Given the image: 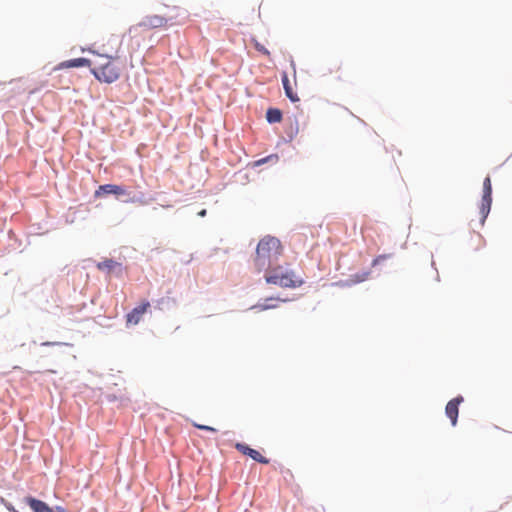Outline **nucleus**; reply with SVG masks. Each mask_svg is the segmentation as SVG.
<instances>
[{
    "mask_svg": "<svg viewBox=\"0 0 512 512\" xmlns=\"http://www.w3.org/2000/svg\"><path fill=\"white\" fill-rule=\"evenodd\" d=\"M149 307L150 303L148 301H143L139 306L135 307L126 316L127 325H137L141 321L142 316L147 312Z\"/></svg>",
    "mask_w": 512,
    "mask_h": 512,
    "instance_id": "obj_7",
    "label": "nucleus"
},
{
    "mask_svg": "<svg viewBox=\"0 0 512 512\" xmlns=\"http://www.w3.org/2000/svg\"><path fill=\"white\" fill-rule=\"evenodd\" d=\"M368 276H369V272H363L362 274L353 275L352 282L353 283L363 282V281L367 280Z\"/></svg>",
    "mask_w": 512,
    "mask_h": 512,
    "instance_id": "obj_16",
    "label": "nucleus"
},
{
    "mask_svg": "<svg viewBox=\"0 0 512 512\" xmlns=\"http://www.w3.org/2000/svg\"><path fill=\"white\" fill-rule=\"evenodd\" d=\"M273 157L277 158V156H275V155H271V156H268V157H266V158H263V159L258 160V161H257V164H258V165L263 164V163L267 162L269 159H271V158H273Z\"/></svg>",
    "mask_w": 512,
    "mask_h": 512,
    "instance_id": "obj_21",
    "label": "nucleus"
},
{
    "mask_svg": "<svg viewBox=\"0 0 512 512\" xmlns=\"http://www.w3.org/2000/svg\"><path fill=\"white\" fill-rule=\"evenodd\" d=\"M274 301H280V300L276 299V298H266L263 303H259L255 306H253L252 308L256 309L258 311L273 309V308L277 307L276 304L272 303Z\"/></svg>",
    "mask_w": 512,
    "mask_h": 512,
    "instance_id": "obj_14",
    "label": "nucleus"
},
{
    "mask_svg": "<svg viewBox=\"0 0 512 512\" xmlns=\"http://www.w3.org/2000/svg\"><path fill=\"white\" fill-rule=\"evenodd\" d=\"M389 256L388 255H379L372 261V266H376L380 264L382 261L386 260Z\"/></svg>",
    "mask_w": 512,
    "mask_h": 512,
    "instance_id": "obj_18",
    "label": "nucleus"
},
{
    "mask_svg": "<svg viewBox=\"0 0 512 512\" xmlns=\"http://www.w3.org/2000/svg\"><path fill=\"white\" fill-rule=\"evenodd\" d=\"M282 83H283V87H284V90H285V94L286 96L292 101V102H297L299 101V97L297 95V93H295L293 91V88L290 84V81L288 79V75L286 72H283L282 73Z\"/></svg>",
    "mask_w": 512,
    "mask_h": 512,
    "instance_id": "obj_11",
    "label": "nucleus"
},
{
    "mask_svg": "<svg viewBox=\"0 0 512 512\" xmlns=\"http://www.w3.org/2000/svg\"><path fill=\"white\" fill-rule=\"evenodd\" d=\"M57 343H52V342H45L43 343V345H56Z\"/></svg>",
    "mask_w": 512,
    "mask_h": 512,
    "instance_id": "obj_24",
    "label": "nucleus"
},
{
    "mask_svg": "<svg viewBox=\"0 0 512 512\" xmlns=\"http://www.w3.org/2000/svg\"><path fill=\"white\" fill-rule=\"evenodd\" d=\"M340 64H335L332 68L329 69V72L332 73H338L341 70Z\"/></svg>",
    "mask_w": 512,
    "mask_h": 512,
    "instance_id": "obj_20",
    "label": "nucleus"
},
{
    "mask_svg": "<svg viewBox=\"0 0 512 512\" xmlns=\"http://www.w3.org/2000/svg\"><path fill=\"white\" fill-rule=\"evenodd\" d=\"M283 252V247L278 238L273 236H265L262 238L256 249L255 265L261 271L266 266H271Z\"/></svg>",
    "mask_w": 512,
    "mask_h": 512,
    "instance_id": "obj_2",
    "label": "nucleus"
},
{
    "mask_svg": "<svg viewBox=\"0 0 512 512\" xmlns=\"http://www.w3.org/2000/svg\"><path fill=\"white\" fill-rule=\"evenodd\" d=\"M235 448L240 449V448H249V447H248L247 445H243V444H241V443H237V444L235 445Z\"/></svg>",
    "mask_w": 512,
    "mask_h": 512,
    "instance_id": "obj_22",
    "label": "nucleus"
},
{
    "mask_svg": "<svg viewBox=\"0 0 512 512\" xmlns=\"http://www.w3.org/2000/svg\"><path fill=\"white\" fill-rule=\"evenodd\" d=\"M462 396H457L450 400L445 408V413L447 417L450 419L451 424L453 426L456 425L457 419H458V413H459V405L463 402Z\"/></svg>",
    "mask_w": 512,
    "mask_h": 512,
    "instance_id": "obj_8",
    "label": "nucleus"
},
{
    "mask_svg": "<svg viewBox=\"0 0 512 512\" xmlns=\"http://www.w3.org/2000/svg\"><path fill=\"white\" fill-rule=\"evenodd\" d=\"M25 502L33 510V512H54L44 501L35 499L33 497H26Z\"/></svg>",
    "mask_w": 512,
    "mask_h": 512,
    "instance_id": "obj_10",
    "label": "nucleus"
},
{
    "mask_svg": "<svg viewBox=\"0 0 512 512\" xmlns=\"http://www.w3.org/2000/svg\"><path fill=\"white\" fill-rule=\"evenodd\" d=\"M265 280L269 284L278 285L283 288H296L302 285V279L295 276L292 271H283L281 266L269 268Z\"/></svg>",
    "mask_w": 512,
    "mask_h": 512,
    "instance_id": "obj_3",
    "label": "nucleus"
},
{
    "mask_svg": "<svg viewBox=\"0 0 512 512\" xmlns=\"http://www.w3.org/2000/svg\"><path fill=\"white\" fill-rule=\"evenodd\" d=\"M92 66L91 72L95 78L100 82L108 84L117 81L123 70V65L118 57L100 54L92 61Z\"/></svg>",
    "mask_w": 512,
    "mask_h": 512,
    "instance_id": "obj_1",
    "label": "nucleus"
},
{
    "mask_svg": "<svg viewBox=\"0 0 512 512\" xmlns=\"http://www.w3.org/2000/svg\"><path fill=\"white\" fill-rule=\"evenodd\" d=\"M266 119L269 123H279L282 120V112L276 108H269L266 112Z\"/></svg>",
    "mask_w": 512,
    "mask_h": 512,
    "instance_id": "obj_13",
    "label": "nucleus"
},
{
    "mask_svg": "<svg viewBox=\"0 0 512 512\" xmlns=\"http://www.w3.org/2000/svg\"><path fill=\"white\" fill-rule=\"evenodd\" d=\"M254 47H255V49H256L258 52H260V53H262V54H264V55H266V56H270V52L265 48V46H264V45H262L261 43H259V42H258V41H256V40L254 41Z\"/></svg>",
    "mask_w": 512,
    "mask_h": 512,
    "instance_id": "obj_17",
    "label": "nucleus"
},
{
    "mask_svg": "<svg viewBox=\"0 0 512 512\" xmlns=\"http://www.w3.org/2000/svg\"><path fill=\"white\" fill-rule=\"evenodd\" d=\"M96 267L100 271L111 273L116 268H120L121 264L112 259H105L101 262H98Z\"/></svg>",
    "mask_w": 512,
    "mask_h": 512,
    "instance_id": "obj_12",
    "label": "nucleus"
},
{
    "mask_svg": "<svg viewBox=\"0 0 512 512\" xmlns=\"http://www.w3.org/2000/svg\"><path fill=\"white\" fill-rule=\"evenodd\" d=\"M113 194L117 197L119 196H129L130 192L124 187L115 184H105L100 185L98 189L95 191V197H100L102 195Z\"/></svg>",
    "mask_w": 512,
    "mask_h": 512,
    "instance_id": "obj_6",
    "label": "nucleus"
},
{
    "mask_svg": "<svg viewBox=\"0 0 512 512\" xmlns=\"http://www.w3.org/2000/svg\"><path fill=\"white\" fill-rule=\"evenodd\" d=\"M492 204V184L491 178L487 176L483 181V195L480 205V215H481V224L483 225L489 212Z\"/></svg>",
    "mask_w": 512,
    "mask_h": 512,
    "instance_id": "obj_4",
    "label": "nucleus"
},
{
    "mask_svg": "<svg viewBox=\"0 0 512 512\" xmlns=\"http://www.w3.org/2000/svg\"><path fill=\"white\" fill-rule=\"evenodd\" d=\"M243 453L248 454L253 460L260 463L267 464L269 462L268 459L262 456L259 450H243Z\"/></svg>",
    "mask_w": 512,
    "mask_h": 512,
    "instance_id": "obj_15",
    "label": "nucleus"
},
{
    "mask_svg": "<svg viewBox=\"0 0 512 512\" xmlns=\"http://www.w3.org/2000/svg\"><path fill=\"white\" fill-rule=\"evenodd\" d=\"M206 213H207V212H206V210H205V209H203V210H201V211L198 213V215H199L200 217H204V216H206Z\"/></svg>",
    "mask_w": 512,
    "mask_h": 512,
    "instance_id": "obj_23",
    "label": "nucleus"
},
{
    "mask_svg": "<svg viewBox=\"0 0 512 512\" xmlns=\"http://www.w3.org/2000/svg\"><path fill=\"white\" fill-rule=\"evenodd\" d=\"M168 19L160 15H148L144 17L139 23L134 26H131L129 31L132 33L137 30L138 27L144 29H157L167 26Z\"/></svg>",
    "mask_w": 512,
    "mask_h": 512,
    "instance_id": "obj_5",
    "label": "nucleus"
},
{
    "mask_svg": "<svg viewBox=\"0 0 512 512\" xmlns=\"http://www.w3.org/2000/svg\"><path fill=\"white\" fill-rule=\"evenodd\" d=\"M92 61L86 58H76L63 61L57 65L56 70L78 68V67H91Z\"/></svg>",
    "mask_w": 512,
    "mask_h": 512,
    "instance_id": "obj_9",
    "label": "nucleus"
},
{
    "mask_svg": "<svg viewBox=\"0 0 512 512\" xmlns=\"http://www.w3.org/2000/svg\"><path fill=\"white\" fill-rule=\"evenodd\" d=\"M195 427L201 429V430H206V431H211V432H216V429L213 428V427H210V426H207V425H200V424H197V423H194L193 424Z\"/></svg>",
    "mask_w": 512,
    "mask_h": 512,
    "instance_id": "obj_19",
    "label": "nucleus"
}]
</instances>
